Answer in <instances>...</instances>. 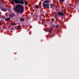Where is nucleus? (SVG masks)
<instances>
[{
    "label": "nucleus",
    "mask_w": 79,
    "mask_h": 79,
    "mask_svg": "<svg viewBox=\"0 0 79 79\" xmlns=\"http://www.w3.org/2000/svg\"><path fill=\"white\" fill-rule=\"evenodd\" d=\"M24 7L23 6L20 4H18L14 8V10H15L18 13H23L24 12Z\"/></svg>",
    "instance_id": "obj_1"
},
{
    "label": "nucleus",
    "mask_w": 79,
    "mask_h": 79,
    "mask_svg": "<svg viewBox=\"0 0 79 79\" xmlns=\"http://www.w3.org/2000/svg\"><path fill=\"white\" fill-rule=\"evenodd\" d=\"M50 1L48 0H46L43 2V5L44 8H49V2Z\"/></svg>",
    "instance_id": "obj_2"
},
{
    "label": "nucleus",
    "mask_w": 79,
    "mask_h": 79,
    "mask_svg": "<svg viewBox=\"0 0 79 79\" xmlns=\"http://www.w3.org/2000/svg\"><path fill=\"white\" fill-rule=\"evenodd\" d=\"M15 3L16 4H24V0H14Z\"/></svg>",
    "instance_id": "obj_3"
},
{
    "label": "nucleus",
    "mask_w": 79,
    "mask_h": 79,
    "mask_svg": "<svg viewBox=\"0 0 79 79\" xmlns=\"http://www.w3.org/2000/svg\"><path fill=\"white\" fill-rule=\"evenodd\" d=\"M57 15H58L59 16H63V15H64V13H62L61 11H59L58 12Z\"/></svg>",
    "instance_id": "obj_4"
},
{
    "label": "nucleus",
    "mask_w": 79,
    "mask_h": 79,
    "mask_svg": "<svg viewBox=\"0 0 79 79\" xmlns=\"http://www.w3.org/2000/svg\"><path fill=\"white\" fill-rule=\"evenodd\" d=\"M50 8L52 9H53V8L54 6H55L54 5V4H50Z\"/></svg>",
    "instance_id": "obj_5"
},
{
    "label": "nucleus",
    "mask_w": 79,
    "mask_h": 79,
    "mask_svg": "<svg viewBox=\"0 0 79 79\" xmlns=\"http://www.w3.org/2000/svg\"><path fill=\"white\" fill-rule=\"evenodd\" d=\"M45 31L46 32H48L49 34L50 33V28H47V30H45Z\"/></svg>",
    "instance_id": "obj_6"
},
{
    "label": "nucleus",
    "mask_w": 79,
    "mask_h": 79,
    "mask_svg": "<svg viewBox=\"0 0 79 79\" xmlns=\"http://www.w3.org/2000/svg\"><path fill=\"white\" fill-rule=\"evenodd\" d=\"M1 10L2 11H7V10H6V9H4V8H2L1 9Z\"/></svg>",
    "instance_id": "obj_7"
},
{
    "label": "nucleus",
    "mask_w": 79,
    "mask_h": 79,
    "mask_svg": "<svg viewBox=\"0 0 79 79\" xmlns=\"http://www.w3.org/2000/svg\"><path fill=\"white\" fill-rule=\"evenodd\" d=\"M9 16L10 17V18H13V15L12 14H10L9 15Z\"/></svg>",
    "instance_id": "obj_8"
},
{
    "label": "nucleus",
    "mask_w": 79,
    "mask_h": 79,
    "mask_svg": "<svg viewBox=\"0 0 79 79\" xmlns=\"http://www.w3.org/2000/svg\"><path fill=\"white\" fill-rule=\"evenodd\" d=\"M20 21H24V18H21L20 19Z\"/></svg>",
    "instance_id": "obj_9"
},
{
    "label": "nucleus",
    "mask_w": 79,
    "mask_h": 79,
    "mask_svg": "<svg viewBox=\"0 0 79 79\" xmlns=\"http://www.w3.org/2000/svg\"><path fill=\"white\" fill-rule=\"evenodd\" d=\"M10 19L9 18H8L5 19V21H10Z\"/></svg>",
    "instance_id": "obj_10"
},
{
    "label": "nucleus",
    "mask_w": 79,
    "mask_h": 79,
    "mask_svg": "<svg viewBox=\"0 0 79 79\" xmlns=\"http://www.w3.org/2000/svg\"><path fill=\"white\" fill-rule=\"evenodd\" d=\"M24 2L25 3V5H27L28 4V3H27V2L24 1Z\"/></svg>",
    "instance_id": "obj_11"
},
{
    "label": "nucleus",
    "mask_w": 79,
    "mask_h": 79,
    "mask_svg": "<svg viewBox=\"0 0 79 79\" xmlns=\"http://www.w3.org/2000/svg\"><path fill=\"white\" fill-rule=\"evenodd\" d=\"M11 25H12V26H15V25H16V23H12L11 24Z\"/></svg>",
    "instance_id": "obj_12"
},
{
    "label": "nucleus",
    "mask_w": 79,
    "mask_h": 79,
    "mask_svg": "<svg viewBox=\"0 0 79 79\" xmlns=\"http://www.w3.org/2000/svg\"><path fill=\"white\" fill-rule=\"evenodd\" d=\"M60 2H64V0H59Z\"/></svg>",
    "instance_id": "obj_13"
},
{
    "label": "nucleus",
    "mask_w": 79,
    "mask_h": 79,
    "mask_svg": "<svg viewBox=\"0 0 79 79\" xmlns=\"http://www.w3.org/2000/svg\"><path fill=\"white\" fill-rule=\"evenodd\" d=\"M20 26H18L17 28L16 29V30H18V29H20Z\"/></svg>",
    "instance_id": "obj_14"
},
{
    "label": "nucleus",
    "mask_w": 79,
    "mask_h": 79,
    "mask_svg": "<svg viewBox=\"0 0 79 79\" xmlns=\"http://www.w3.org/2000/svg\"><path fill=\"white\" fill-rule=\"evenodd\" d=\"M53 30V28H50V32H52V31Z\"/></svg>",
    "instance_id": "obj_15"
},
{
    "label": "nucleus",
    "mask_w": 79,
    "mask_h": 79,
    "mask_svg": "<svg viewBox=\"0 0 79 79\" xmlns=\"http://www.w3.org/2000/svg\"><path fill=\"white\" fill-rule=\"evenodd\" d=\"M14 0V2L11 1L10 2V3H12V4L15 3V0Z\"/></svg>",
    "instance_id": "obj_16"
},
{
    "label": "nucleus",
    "mask_w": 79,
    "mask_h": 79,
    "mask_svg": "<svg viewBox=\"0 0 79 79\" xmlns=\"http://www.w3.org/2000/svg\"><path fill=\"white\" fill-rule=\"evenodd\" d=\"M35 8H36L37 9H38V8H39V6H38V5H36Z\"/></svg>",
    "instance_id": "obj_17"
},
{
    "label": "nucleus",
    "mask_w": 79,
    "mask_h": 79,
    "mask_svg": "<svg viewBox=\"0 0 79 79\" xmlns=\"http://www.w3.org/2000/svg\"><path fill=\"white\" fill-rule=\"evenodd\" d=\"M52 26H53V27H56V26H55V25H54V24H52Z\"/></svg>",
    "instance_id": "obj_18"
},
{
    "label": "nucleus",
    "mask_w": 79,
    "mask_h": 79,
    "mask_svg": "<svg viewBox=\"0 0 79 79\" xmlns=\"http://www.w3.org/2000/svg\"><path fill=\"white\" fill-rule=\"evenodd\" d=\"M55 27H56V28H58V26L56 25Z\"/></svg>",
    "instance_id": "obj_19"
},
{
    "label": "nucleus",
    "mask_w": 79,
    "mask_h": 79,
    "mask_svg": "<svg viewBox=\"0 0 79 79\" xmlns=\"http://www.w3.org/2000/svg\"><path fill=\"white\" fill-rule=\"evenodd\" d=\"M55 19H52V21H54Z\"/></svg>",
    "instance_id": "obj_20"
},
{
    "label": "nucleus",
    "mask_w": 79,
    "mask_h": 79,
    "mask_svg": "<svg viewBox=\"0 0 79 79\" xmlns=\"http://www.w3.org/2000/svg\"><path fill=\"white\" fill-rule=\"evenodd\" d=\"M58 15V14H56L55 15V16H57V15Z\"/></svg>",
    "instance_id": "obj_21"
},
{
    "label": "nucleus",
    "mask_w": 79,
    "mask_h": 79,
    "mask_svg": "<svg viewBox=\"0 0 79 79\" xmlns=\"http://www.w3.org/2000/svg\"><path fill=\"white\" fill-rule=\"evenodd\" d=\"M0 5H3V4L1 2H0Z\"/></svg>",
    "instance_id": "obj_22"
},
{
    "label": "nucleus",
    "mask_w": 79,
    "mask_h": 79,
    "mask_svg": "<svg viewBox=\"0 0 79 79\" xmlns=\"http://www.w3.org/2000/svg\"><path fill=\"white\" fill-rule=\"evenodd\" d=\"M45 26H47V25H45Z\"/></svg>",
    "instance_id": "obj_23"
},
{
    "label": "nucleus",
    "mask_w": 79,
    "mask_h": 79,
    "mask_svg": "<svg viewBox=\"0 0 79 79\" xmlns=\"http://www.w3.org/2000/svg\"><path fill=\"white\" fill-rule=\"evenodd\" d=\"M42 24H43V23H44V22L42 21Z\"/></svg>",
    "instance_id": "obj_24"
},
{
    "label": "nucleus",
    "mask_w": 79,
    "mask_h": 79,
    "mask_svg": "<svg viewBox=\"0 0 79 79\" xmlns=\"http://www.w3.org/2000/svg\"><path fill=\"white\" fill-rule=\"evenodd\" d=\"M27 27H28V26H27Z\"/></svg>",
    "instance_id": "obj_25"
},
{
    "label": "nucleus",
    "mask_w": 79,
    "mask_h": 79,
    "mask_svg": "<svg viewBox=\"0 0 79 79\" xmlns=\"http://www.w3.org/2000/svg\"><path fill=\"white\" fill-rule=\"evenodd\" d=\"M77 0V1H79V0Z\"/></svg>",
    "instance_id": "obj_26"
},
{
    "label": "nucleus",
    "mask_w": 79,
    "mask_h": 79,
    "mask_svg": "<svg viewBox=\"0 0 79 79\" xmlns=\"http://www.w3.org/2000/svg\"><path fill=\"white\" fill-rule=\"evenodd\" d=\"M3 17H5V16H3Z\"/></svg>",
    "instance_id": "obj_27"
}]
</instances>
